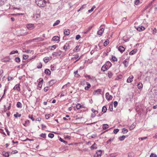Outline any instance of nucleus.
Segmentation results:
<instances>
[{
    "mask_svg": "<svg viewBox=\"0 0 157 157\" xmlns=\"http://www.w3.org/2000/svg\"><path fill=\"white\" fill-rule=\"evenodd\" d=\"M36 5L40 7H44L46 6L47 2L45 0H35Z\"/></svg>",
    "mask_w": 157,
    "mask_h": 157,
    "instance_id": "obj_1",
    "label": "nucleus"
},
{
    "mask_svg": "<svg viewBox=\"0 0 157 157\" xmlns=\"http://www.w3.org/2000/svg\"><path fill=\"white\" fill-rule=\"evenodd\" d=\"M27 28L29 30H32L34 28L35 26L34 24H28L26 25Z\"/></svg>",
    "mask_w": 157,
    "mask_h": 157,
    "instance_id": "obj_2",
    "label": "nucleus"
},
{
    "mask_svg": "<svg viewBox=\"0 0 157 157\" xmlns=\"http://www.w3.org/2000/svg\"><path fill=\"white\" fill-rule=\"evenodd\" d=\"M10 152L9 151H3L2 152V155L4 157H9Z\"/></svg>",
    "mask_w": 157,
    "mask_h": 157,
    "instance_id": "obj_3",
    "label": "nucleus"
},
{
    "mask_svg": "<svg viewBox=\"0 0 157 157\" xmlns=\"http://www.w3.org/2000/svg\"><path fill=\"white\" fill-rule=\"evenodd\" d=\"M101 90L100 89H98L96 90H95L93 92V94L94 95H97L99 94H101Z\"/></svg>",
    "mask_w": 157,
    "mask_h": 157,
    "instance_id": "obj_4",
    "label": "nucleus"
},
{
    "mask_svg": "<svg viewBox=\"0 0 157 157\" xmlns=\"http://www.w3.org/2000/svg\"><path fill=\"white\" fill-rule=\"evenodd\" d=\"M135 28L138 31L140 32L143 31L145 29V28L143 26H139L137 27H135Z\"/></svg>",
    "mask_w": 157,
    "mask_h": 157,
    "instance_id": "obj_5",
    "label": "nucleus"
},
{
    "mask_svg": "<svg viewBox=\"0 0 157 157\" xmlns=\"http://www.w3.org/2000/svg\"><path fill=\"white\" fill-rule=\"evenodd\" d=\"M63 48L65 51H66L68 49H70V46L69 45V44L68 43H66L64 46Z\"/></svg>",
    "mask_w": 157,
    "mask_h": 157,
    "instance_id": "obj_6",
    "label": "nucleus"
},
{
    "mask_svg": "<svg viewBox=\"0 0 157 157\" xmlns=\"http://www.w3.org/2000/svg\"><path fill=\"white\" fill-rule=\"evenodd\" d=\"M106 98L108 100H111L113 98L111 95H110L108 92H107L105 94Z\"/></svg>",
    "mask_w": 157,
    "mask_h": 157,
    "instance_id": "obj_7",
    "label": "nucleus"
},
{
    "mask_svg": "<svg viewBox=\"0 0 157 157\" xmlns=\"http://www.w3.org/2000/svg\"><path fill=\"white\" fill-rule=\"evenodd\" d=\"M20 84H18L16 85L14 87H13V89L14 90H16L18 91H20V88L19 87Z\"/></svg>",
    "mask_w": 157,
    "mask_h": 157,
    "instance_id": "obj_8",
    "label": "nucleus"
},
{
    "mask_svg": "<svg viewBox=\"0 0 157 157\" xmlns=\"http://www.w3.org/2000/svg\"><path fill=\"white\" fill-rule=\"evenodd\" d=\"M118 50L121 53H123L125 50V48L123 46H120L118 48Z\"/></svg>",
    "mask_w": 157,
    "mask_h": 157,
    "instance_id": "obj_9",
    "label": "nucleus"
},
{
    "mask_svg": "<svg viewBox=\"0 0 157 157\" xmlns=\"http://www.w3.org/2000/svg\"><path fill=\"white\" fill-rule=\"evenodd\" d=\"M104 29L103 28H101L98 31V34L101 36L103 33Z\"/></svg>",
    "mask_w": 157,
    "mask_h": 157,
    "instance_id": "obj_10",
    "label": "nucleus"
},
{
    "mask_svg": "<svg viewBox=\"0 0 157 157\" xmlns=\"http://www.w3.org/2000/svg\"><path fill=\"white\" fill-rule=\"evenodd\" d=\"M133 77L132 75L130 76L127 79V82L128 83L131 82L132 81V79Z\"/></svg>",
    "mask_w": 157,
    "mask_h": 157,
    "instance_id": "obj_11",
    "label": "nucleus"
},
{
    "mask_svg": "<svg viewBox=\"0 0 157 157\" xmlns=\"http://www.w3.org/2000/svg\"><path fill=\"white\" fill-rule=\"evenodd\" d=\"M70 33V30L69 29H65L64 31V34L66 36H68Z\"/></svg>",
    "mask_w": 157,
    "mask_h": 157,
    "instance_id": "obj_12",
    "label": "nucleus"
},
{
    "mask_svg": "<svg viewBox=\"0 0 157 157\" xmlns=\"http://www.w3.org/2000/svg\"><path fill=\"white\" fill-rule=\"evenodd\" d=\"M109 69L112 66L111 63L109 61H107L105 64Z\"/></svg>",
    "mask_w": 157,
    "mask_h": 157,
    "instance_id": "obj_13",
    "label": "nucleus"
},
{
    "mask_svg": "<svg viewBox=\"0 0 157 157\" xmlns=\"http://www.w3.org/2000/svg\"><path fill=\"white\" fill-rule=\"evenodd\" d=\"M49 85L50 86H52L56 82V80L54 79L52 80L49 82Z\"/></svg>",
    "mask_w": 157,
    "mask_h": 157,
    "instance_id": "obj_14",
    "label": "nucleus"
},
{
    "mask_svg": "<svg viewBox=\"0 0 157 157\" xmlns=\"http://www.w3.org/2000/svg\"><path fill=\"white\" fill-rule=\"evenodd\" d=\"M30 121L29 120H27L25 121V123L23 124L24 126L27 127L29 125Z\"/></svg>",
    "mask_w": 157,
    "mask_h": 157,
    "instance_id": "obj_15",
    "label": "nucleus"
},
{
    "mask_svg": "<svg viewBox=\"0 0 157 157\" xmlns=\"http://www.w3.org/2000/svg\"><path fill=\"white\" fill-rule=\"evenodd\" d=\"M59 37L57 36H55L52 38V41H57L59 40Z\"/></svg>",
    "mask_w": 157,
    "mask_h": 157,
    "instance_id": "obj_16",
    "label": "nucleus"
},
{
    "mask_svg": "<svg viewBox=\"0 0 157 157\" xmlns=\"http://www.w3.org/2000/svg\"><path fill=\"white\" fill-rule=\"evenodd\" d=\"M109 68L108 67L105 65V64L101 68V70L103 71H105V70H107Z\"/></svg>",
    "mask_w": 157,
    "mask_h": 157,
    "instance_id": "obj_17",
    "label": "nucleus"
},
{
    "mask_svg": "<svg viewBox=\"0 0 157 157\" xmlns=\"http://www.w3.org/2000/svg\"><path fill=\"white\" fill-rule=\"evenodd\" d=\"M90 148L91 150H92L93 149H95L97 148V145L95 143H94L90 147Z\"/></svg>",
    "mask_w": 157,
    "mask_h": 157,
    "instance_id": "obj_18",
    "label": "nucleus"
},
{
    "mask_svg": "<svg viewBox=\"0 0 157 157\" xmlns=\"http://www.w3.org/2000/svg\"><path fill=\"white\" fill-rule=\"evenodd\" d=\"M86 84L87 85V86L85 87V89L86 90H88L89 89L91 85L88 82H86Z\"/></svg>",
    "mask_w": 157,
    "mask_h": 157,
    "instance_id": "obj_19",
    "label": "nucleus"
},
{
    "mask_svg": "<svg viewBox=\"0 0 157 157\" xmlns=\"http://www.w3.org/2000/svg\"><path fill=\"white\" fill-rule=\"evenodd\" d=\"M137 50L136 49H134L132 50L131 52H130L129 54L130 55H134L137 52Z\"/></svg>",
    "mask_w": 157,
    "mask_h": 157,
    "instance_id": "obj_20",
    "label": "nucleus"
},
{
    "mask_svg": "<svg viewBox=\"0 0 157 157\" xmlns=\"http://www.w3.org/2000/svg\"><path fill=\"white\" fill-rule=\"evenodd\" d=\"M45 73L48 75H50L51 74V71H50L48 69H46L44 71Z\"/></svg>",
    "mask_w": 157,
    "mask_h": 157,
    "instance_id": "obj_21",
    "label": "nucleus"
},
{
    "mask_svg": "<svg viewBox=\"0 0 157 157\" xmlns=\"http://www.w3.org/2000/svg\"><path fill=\"white\" fill-rule=\"evenodd\" d=\"M113 75V74L112 72L110 71H108V77L110 78L112 77Z\"/></svg>",
    "mask_w": 157,
    "mask_h": 157,
    "instance_id": "obj_22",
    "label": "nucleus"
},
{
    "mask_svg": "<svg viewBox=\"0 0 157 157\" xmlns=\"http://www.w3.org/2000/svg\"><path fill=\"white\" fill-rule=\"evenodd\" d=\"M102 153V151L101 150H99L98 151L96 152V154L97 155V156H100L101 155Z\"/></svg>",
    "mask_w": 157,
    "mask_h": 157,
    "instance_id": "obj_23",
    "label": "nucleus"
},
{
    "mask_svg": "<svg viewBox=\"0 0 157 157\" xmlns=\"http://www.w3.org/2000/svg\"><path fill=\"white\" fill-rule=\"evenodd\" d=\"M16 106L17 108H21L22 107L21 103L19 101H18L17 103Z\"/></svg>",
    "mask_w": 157,
    "mask_h": 157,
    "instance_id": "obj_24",
    "label": "nucleus"
},
{
    "mask_svg": "<svg viewBox=\"0 0 157 157\" xmlns=\"http://www.w3.org/2000/svg\"><path fill=\"white\" fill-rule=\"evenodd\" d=\"M107 110V108L106 106H103L102 109V111L103 113H105Z\"/></svg>",
    "mask_w": 157,
    "mask_h": 157,
    "instance_id": "obj_25",
    "label": "nucleus"
},
{
    "mask_svg": "<svg viewBox=\"0 0 157 157\" xmlns=\"http://www.w3.org/2000/svg\"><path fill=\"white\" fill-rule=\"evenodd\" d=\"M21 140L24 141V142H27V141H33L34 140L33 139H29L28 138H26V139L25 140Z\"/></svg>",
    "mask_w": 157,
    "mask_h": 157,
    "instance_id": "obj_26",
    "label": "nucleus"
},
{
    "mask_svg": "<svg viewBox=\"0 0 157 157\" xmlns=\"http://www.w3.org/2000/svg\"><path fill=\"white\" fill-rule=\"evenodd\" d=\"M76 107L77 109H79L80 108H83V107L79 103L76 105Z\"/></svg>",
    "mask_w": 157,
    "mask_h": 157,
    "instance_id": "obj_27",
    "label": "nucleus"
},
{
    "mask_svg": "<svg viewBox=\"0 0 157 157\" xmlns=\"http://www.w3.org/2000/svg\"><path fill=\"white\" fill-rule=\"evenodd\" d=\"M123 63L124 64V67H128V62L126 60V59L125 60Z\"/></svg>",
    "mask_w": 157,
    "mask_h": 157,
    "instance_id": "obj_28",
    "label": "nucleus"
},
{
    "mask_svg": "<svg viewBox=\"0 0 157 157\" xmlns=\"http://www.w3.org/2000/svg\"><path fill=\"white\" fill-rule=\"evenodd\" d=\"M79 57V56L78 55H75L74 56L71 58V59L73 60H75L77 59Z\"/></svg>",
    "mask_w": 157,
    "mask_h": 157,
    "instance_id": "obj_29",
    "label": "nucleus"
},
{
    "mask_svg": "<svg viewBox=\"0 0 157 157\" xmlns=\"http://www.w3.org/2000/svg\"><path fill=\"white\" fill-rule=\"evenodd\" d=\"M70 86V83L69 82H68L67 84H66L65 85H63V86L62 87V89H63L66 88L67 86Z\"/></svg>",
    "mask_w": 157,
    "mask_h": 157,
    "instance_id": "obj_30",
    "label": "nucleus"
},
{
    "mask_svg": "<svg viewBox=\"0 0 157 157\" xmlns=\"http://www.w3.org/2000/svg\"><path fill=\"white\" fill-rule=\"evenodd\" d=\"M109 128V125L107 124H103V128L104 129H106Z\"/></svg>",
    "mask_w": 157,
    "mask_h": 157,
    "instance_id": "obj_31",
    "label": "nucleus"
},
{
    "mask_svg": "<svg viewBox=\"0 0 157 157\" xmlns=\"http://www.w3.org/2000/svg\"><path fill=\"white\" fill-rule=\"evenodd\" d=\"M7 0H0V6L3 5Z\"/></svg>",
    "mask_w": 157,
    "mask_h": 157,
    "instance_id": "obj_32",
    "label": "nucleus"
},
{
    "mask_svg": "<svg viewBox=\"0 0 157 157\" xmlns=\"http://www.w3.org/2000/svg\"><path fill=\"white\" fill-rule=\"evenodd\" d=\"M138 88L139 89H140L142 88L143 85L141 83L139 82L137 85Z\"/></svg>",
    "mask_w": 157,
    "mask_h": 157,
    "instance_id": "obj_33",
    "label": "nucleus"
},
{
    "mask_svg": "<svg viewBox=\"0 0 157 157\" xmlns=\"http://www.w3.org/2000/svg\"><path fill=\"white\" fill-rule=\"evenodd\" d=\"M135 127V125L133 123L129 127L130 130H131L134 129Z\"/></svg>",
    "mask_w": 157,
    "mask_h": 157,
    "instance_id": "obj_34",
    "label": "nucleus"
},
{
    "mask_svg": "<svg viewBox=\"0 0 157 157\" xmlns=\"http://www.w3.org/2000/svg\"><path fill=\"white\" fill-rule=\"evenodd\" d=\"M14 116L15 117H20L21 116V114H19V113L18 112H17L16 114H15L14 115Z\"/></svg>",
    "mask_w": 157,
    "mask_h": 157,
    "instance_id": "obj_35",
    "label": "nucleus"
},
{
    "mask_svg": "<svg viewBox=\"0 0 157 157\" xmlns=\"http://www.w3.org/2000/svg\"><path fill=\"white\" fill-rule=\"evenodd\" d=\"M44 62L45 63L48 62L49 60V59L48 57H45L44 59Z\"/></svg>",
    "mask_w": 157,
    "mask_h": 157,
    "instance_id": "obj_36",
    "label": "nucleus"
},
{
    "mask_svg": "<svg viewBox=\"0 0 157 157\" xmlns=\"http://www.w3.org/2000/svg\"><path fill=\"white\" fill-rule=\"evenodd\" d=\"M79 46H77L75 47V49H74V51L75 52H77L79 51L80 50V49L79 48Z\"/></svg>",
    "mask_w": 157,
    "mask_h": 157,
    "instance_id": "obj_37",
    "label": "nucleus"
},
{
    "mask_svg": "<svg viewBox=\"0 0 157 157\" xmlns=\"http://www.w3.org/2000/svg\"><path fill=\"white\" fill-rule=\"evenodd\" d=\"M60 22V21L59 20H57L54 23L53 25V26H55L56 25L59 24Z\"/></svg>",
    "mask_w": 157,
    "mask_h": 157,
    "instance_id": "obj_38",
    "label": "nucleus"
},
{
    "mask_svg": "<svg viewBox=\"0 0 157 157\" xmlns=\"http://www.w3.org/2000/svg\"><path fill=\"white\" fill-rule=\"evenodd\" d=\"M113 104H111L109 105V109L111 111H113Z\"/></svg>",
    "mask_w": 157,
    "mask_h": 157,
    "instance_id": "obj_39",
    "label": "nucleus"
},
{
    "mask_svg": "<svg viewBox=\"0 0 157 157\" xmlns=\"http://www.w3.org/2000/svg\"><path fill=\"white\" fill-rule=\"evenodd\" d=\"M29 117L31 119L32 121H35V119L33 117V115H29Z\"/></svg>",
    "mask_w": 157,
    "mask_h": 157,
    "instance_id": "obj_40",
    "label": "nucleus"
},
{
    "mask_svg": "<svg viewBox=\"0 0 157 157\" xmlns=\"http://www.w3.org/2000/svg\"><path fill=\"white\" fill-rule=\"evenodd\" d=\"M40 136L42 137H46V134L45 133H42L40 134Z\"/></svg>",
    "mask_w": 157,
    "mask_h": 157,
    "instance_id": "obj_41",
    "label": "nucleus"
},
{
    "mask_svg": "<svg viewBox=\"0 0 157 157\" xmlns=\"http://www.w3.org/2000/svg\"><path fill=\"white\" fill-rule=\"evenodd\" d=\"M15 53H18V51L17 50L13 51L10 52V54L12 55V54H14Z\"/></svg>",
    "mask_w": 157,
    "mask_h": 157,
    "instance_id": "obj_42",
    "label": "nucleus"
},
{
    "mask_svg": "<svg viewBox=\"0 0 157 157\" xmlns=\"http://www.w3.org/2000/svg\"><path fill=\"white\" fill-rule=\"evenodd\" d=\"M44 39H43L42 38H36L35 39H34V40H38V41H43V40H44Z\"/></svg>",
    "mask_w": 157,
    "mask_h": 157,
    "instance_id": "obj_43",
    "label": "nucleus"
},
{
    "mask_svg": "<svg viewBox=\"0 0 157 157\" xmlns=\"http://www.w3.org/2000/svg\"><path fill=\"white\" fill-rule=\"evenodd\" d=\"M59 140L61 142L64 143L66 144H67V142L64 140L63 139H62V138H59Z\"/></svg>",
    "mask_w": 157,
    "mask_h": 157,
    "instance_id": "obj_44",
    "label": "nucleus"
},
{
    "mask_svg": "<svg viewBox=\"0 0 157 157\" xmlns=\"http://www.w3.org/2000/svg\"><path fill=\"white\" fill-rule=\"evenodd\" d=\"M15 61L16 62L19 63L20 61V59L19 57H16L15 58Z\"/></svg>",
    "mask_w": 157,
    "mask_h": 157,
    "instance_id": "obj_45",
    "label": "nucleus"
},
{
    "mask_svg": "<svg viewBox=\"0 0 157 157\" xmlns=\"http://www.w3.org/2000/svg\"><path fill=\"white\" fill-rule=\"evenodd\" d=\"M49 48L50 50H54L56 48V45H54L51 47H49Z\"/></svg>",
    "mask_w": 157,
    "mask_h": 157,
    "instance_id": "obj_46",
    "label": "nucleus"
},
{
    "mask_svg": "<svg viewBox=\"0 0 157 157\" xmlns=\"http://www.w3.org/2000/svg\"><path fill=\"white\" fill-rule=\"evenodd\" d=\"M42 64L41 63H39L37 67L38 68H41L42 67Z\"/></svg>",
    "mask_w": 157,
    "mask_h": 157,
    "instance_id": "obj_47",
    "label": "nucleus"
},
{
    "mask_svg": "<svg viewBox=\"0 0 157 157\" xmlns=\"http://www.w3.org/2000/svg\"><path fill=\"white\" fill-rule=\"evenodd\" d=\"M128 131V130L127 129L124 128L122 129V132H123L124 134L125 133H126Z\"/></svg>",
    "mask_w": 157,
    "mask_h": 157,
    "instance_id": "obj_48",
    "label": "nucleus"
},
{
    "mask_svg": "<svg viewBox=\"0 0 157 157\" xmlns=\"http://www.w3.org/2000/svg\"><path fill=\"white\" fill-rule=\"evenodd\" d=\"M113 61H117V59L115 56H113L111 58Z\"/></svg>",
    "mask_w": 157,
    "mask_h": 157,
    "instance_id": "obj_49",
    "label": "nucleus"
},
{
    "mask_svg": "<svg viewBox=\"0 0 157 157\" xmlns=\"http://www.w3.org/2000/svg\"><path fill=\"white\" fill-rule=\"evenodd\" d=\"M48 136L49 137H53L54 136V135L53 133H50L48 134Z\"/></svg>",
    "mask_w": 157,
    "mask_h": 157,
    "instance_id": "obj_50",
    "label": "nucleus"
},
{
    "mask_svg": "<svg viewBox=\"0 0 157 157\" xmlns=\"http://www.w3.org/2000/svg\"><path fill=\"white\" fill-rule=\"evenodd\" d=\"M91 111L94 114H97L98 113V112L97 111L94 110V109H91Z\"/></svg>",
    "mask_w": 157,
    "mask_h": 157,
    "instance_id": "obj_51",
    "label": "nucleus"
},
{
    "mask_svg": "<svg viewBox=\"0 0 157 157\" xmlns=\"http://www.w3.org/2000/svg\"><path fill=\"white\" fill-rule=\"evenodd\" d=\"M52 55L53 56H56L58 55H60V54H59L57 52H54L52 53Z\"/></svg>",
    "mask_w": 157,
    "mask_h": 157,
    "instance_id": "obj_52",
    "label": "nucleus"
},
{
    "mask_svg": "<svg viewBox=\"0 0 157 157\" xmlns=\"http://www.w3.org/2000/svg\"><path fill=\"white\" fill-rule=\"evenodd\" d=\"M150 157H157V156L156 154H154L153 153H151V154L150 155Z\"/></svg>",
    "mask_w": 157,
    "mask_h": 157,
    "instance_id": "obj_53",
    "label": "nucleus"
},
{
    "mask_svg": "<svg viewBox=\"0 0 157 157\" xmlns=\"http://www.w3.org/2000/svg\"><path fill=\"white\" fill-rule=\"evenodd\" d=\"M28 56L24 55L23 56V59H26L28 58Z\"/></svg>",
    "mask_w": 157,
    "mask_h": 157,
    "instance_id": "obj_54",
    "label": "nucleus"
},
{
    "mask_svg": "<svg viewBox=\"0 0 157 157\" xmlns=\"http://www.w3.org/2000/svg\"><path fill=\"white\" fill-rule=\"evenodd\" d=\"M117 105H118V102L116 101H114V107L115 108H116L117 106Z\"/></svg>",
    "mask_w": 157,
    "mask_h": 157,
    "instance_id": "obj_55",
    "label": "nucleus"
},
{
    "mask_svg": "<svg viewBox=\"0 0 157 157\" xmlns=\"http://www.w3.org/2000/svg\"><path fill=\"white\" fill-rule=\"evenodd\" d=\"M152 5V2L150 3L148 6H146L145 7L144 9L145 10L147 9L149 7L151 6Z\"/></svg>",
    "mask_w": 157,
    "mask_h": 157,
    "instance_id": "obj_56",
    "label": "nucleus"
},
{
    "mask_svg": "<svg viewBox=\"0 0 157 157\" xmlns=\"http://www.w3.org/2000/svg\"><path fill=\"white\" fill-rule=\"evenodd\" d=\"M140 2V1L139 0H135V4L136 5H137L139 4Z\"/></svg>",
    "mask_w": 157,
    "mask_h": 157,
    "instance_id": "obj_57",
    "label": "nucleus"
},
{
    "mask_svg": "<svg viewBox=\"0 0 157 157\" xmlns=\"http://www.w3.org/2000/svg\"><path fill=\"white\" fill-rule=\"evenodd\" d=\"M119 131V129H115L113 130V132L114 133L116 134Z\"/></svg>",
    "mask_w": 157,
    "mask_h": 157,
    "instance_id": "obj_58",
    "label": "nucleus"
},
{
    "mask_svg": "<svg viewBox=\"0 0 157 157\" xmlns=\"http://www.w3.org/2000/svg\"><path fill=\"white\" fill-rule=\"evenodd\" d=\"M81 38V36L79 35H76V40H79Z\"/></svg>",
    "mask_w": 157,
    "mask_h": 157,
    "instance_id": "obj_59",
    "label": "nucleus"
},
{
    "mask_svg": "<svg viewBox=\"0 0 157 157\" xmlns=\"http://www.w3.org/2000/svg\"><path fill=\"white\" fill-rule=\"evenodd\" d=\"M18 152V151L17 150H15L13 151H12L11 152H10V154H15L16 153H17Z\"/></svg>",
    "mask_w": 157,
    "mask_h": 157,
    "instance_id": "obj_60",
    "label": "nucleus"
},
{
    "mask_svg": "<svg viewBox=\"0 0 157 157\" xmlns=\"http://www.w3.org/2000/svg\"><path fill=\"white\" fill-rule=\"evenodd\" d=\"M45 117L46 119H48L50 117V114H47L45 115Z\"/></svg>",
    "mask_w": 157,
    "mask_h": 157,
    "instance_id": "obj_61",
    "label": "nucleus"
},
{
    "mask_svg": "<svg viewBox=\"0 0 157 157\" xmlns=\"http://www.w3.org/2000/svg\"><path fill=\"white\" fill-rule=\"evenodd\" d=\"M109 44V42L106 40L104 43V45L105 46H106Z\"/></svg>",
    "mask_w": 157,
    "mask_h": 157,
    "instance_id": "obj_62",
    "label": "nucleus"
},
{
    "mask_svg": "<svg viewBox=\"0 0 157 157\" xmlns=\"http://www.w3.org/2000/svg\"><path fill=\"white\" fill-rule=\"evenodd\" d=\"M48 90V87L46 86L45 87L44 89V91L45 92H47Z\"/></svg>",
    "mask_w": 157,
    "mask_h": 157,
    "instance_id": "obj_63",
    "label": "nucleus"
},
{
    "mask_svg": "<svg viewBox=\"0 0 157 157\" xmlns=\"http://www.w3.org/2000/svg\"><path fill=\"white\" fill-rule=\"evenodd\" d=\"M26 85V88L29 91H30L31 90V89L28 86V85L27 84Z\"/></svg>",
    "mask_w": 157,
    "mask_h": 157,
    "instance_id": "obj_64",
    "label": "nucleus"
}]
</instances>
